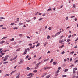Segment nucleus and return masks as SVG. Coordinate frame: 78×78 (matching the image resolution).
Segmentation results:
<instances>
[{"label": "nucleus", "instance_id": "1", "mask_svg": "<svg viewBox=\"0 0 78 78\" xmlns=\"http://www.w3.org/2000/svg\"><path fill=\"white\" fill-rule=\"evenodd\" d=\"M9 57V56H8V55H6V56H5V57L4 58V60L3 61H6V60H7L8 59V57Z\"/></svg>", "mask_w": 78, "mask_h": 78}, {"label": "nucleus", "instance_id": "2", "mask_svg": "<svg viewBox=\"0 0 78 78\" xmlns=\"http://www.w3.org/2000/svg\"><path fill=\"white\" fill-rule=\"evenodd\" d=\"M50 69L49 67H44L43 69L44 70H47L48 69Z\"/></svg>", "mask_w": 78, "mask_h": 78}, {"label": "nucleus", "instance_id": "3", "mask_svg": "<svg viewBox=\"0 0 78 78\" xmlns=\"http://www.w3.org/2000/svg\"><path fill=\"white\" fill-rule=\"evenodd\" d=\"M61 33V31H60V32L57 33L56 34V36H58V35H59V34H60Z\"/></svg>", "mask_w": 78, "mask_h": 78}, {"label": "nucleus", "instance_id": "4", "mask_svg": "<svg viewBox=\"0 0 78 78\" xmlns=\"http://www.w3.org/2000/svg\"><path fill=\"white\" fill-rule=\"evenodd\" d=\"M27 49H25V51H24V53H23V55H25V54H26V53H27Z\"/></svg>", "mask_w": 78, "mask_h": 78}, {"label": "nucleus", "instance_id": "5", "mask_svg": "<svg viewBox=\"0 0 78 78\" xmlns=\"http://www.w3.org/2000/svg\"><path fill=\"white\" fill-rule=\"evenodd\" d=\"M5 42V41H1L0 42V44H3V43H4Z\"/></svg>", "mask_w": 78, "mask_h": 78}, {"label": "nucleus", "instance_id": "6", "mask_svg": "<svg viewBox=\"0 0 78 78\" xmlns=\"http://www.w3.org/2000/svg\"><path fill=\"white\" fill-rule=\"evenodd\" d=\"M68 70H69V69H65V70H64L63 71L64 72H66L67 71H68Z\"/></svg>", "mask_w": 78, "mask_h": 78}, {"label": "nucleus", "instance_id": "7", "mask_svg": "<svg viewBox=\"0 0 78 78\" xmlns=\"http://www.w3.org/2000/svg\"><path fill=\"white\" fill-rule=\"evenodd\" d=\"M9 76V74H6L4 76L5 77H6V76Z\"/></svg>", "mask_w": 78, "mask_h": 78}, {"label": "nucleus", "instance_id": "8", "mask_svg": "<svg viewBox=\"0 0 78 78\" xmlns=\"http://www.w3.org/2000/svg\"><path fill=\"white\" fill-rule=\"evenodd\" d=\"M23 59H20V62H21V63H23Z\"/></svg>", "mask_w": 78, "mask_h": 78}, {"label": "nucleus", "instance_id": "9", "mask_svg": "<svg viewBox=\"0 0 78 78\" xmlns=\"http://www.w3.org/2000/svg\"><path fill=\"white\" fill-rule=\"evenodd\" d=\"M20 77V74H19L16 77V78H19Z\"/></svg>", "mask_w": 78, "mask_h": 78}, {"label": "nucleus", "instance_id": "10", "mask_svg": "<svg viewBox=\"0 0 78 78\" xmlns=\"http://www.w3.org/2000/svg\"><path fill=\"white\" fill-rule=\"evenodd\" d=\"M57 62H53V65H56V64Z\"/></svg>", "mask_w": 78, "mask_h": 78}, {"label": "nucleus", "instance_id": "11", "mask_svg": "<svg viewBox=\"0 0 78 78\" xmlns=\"http://www.w3.org/2000/svg\"><path fill=\"white\" fill-rule=\"evenodd\" d=\"M16 70H15V71H12L10 73L11 75H12V73H14V72H16Z\"/></svg>", "mask_w": 78, "mask_h": 78}, {"label": "nucleus", "instance_id": "12", "mask_svg": "<svg viewBox=\"0 0 78 78\" xmlns=\"http://www.w3.org/2000/svg\"><path fill=\"white\" fill-rule=\"evenodd\" d=\"M64 45H63L60 46L59 47V48H62V47H64Z\"/></svg>", "mask_w": 78, "mask_h": 78}, {"label": "nucleus", "instance_id": "13", "mask_svg": "<svg viewBox=\"0 0 78 78\" xmlns=\"http://www.w3.org/2000/svg\"><path fill=\"white\" fill-rule=\"evenodd\" d=\"M71 41V40L70 39H68L67 40V42H69V41Z\"/></svg>", "mask_w": 78, "mask_h": 78}, {"label": "nucleus", "instance_id": "14", "mask_svg": "<svg viewBox=\"0 0 78 78\" xmlns=\"http://www.w3.org/2000/svg\"><path fill=\"white\" fill-rule=\"evenodd\" d=\"M50 77V75H49L46 76V78H49Z\"/></svg>", "mask_w": 78, "mask_h": 78}, {"label": "nucleus", "instance_id": "15", "mask_svg": "<svg viewBox=\"0 0 78 78\" xmlns=\"http://www.w3.org/2000/svg\"><path fill=\"white\" fill-rule=\"evenodd\" d=\"M43 20V18H41L39 19V21H41V20Z\"/></svg>", "mask_w": 78, "mask_h": 78}, {"label": "nucleus", "instance_id": "16", "mask_svg": "<svg viewBox=\"0 0 78 78\" xmlns=\"http://www.w3.org/2000/svg\"><path fill=\"white\" fill-rule=\"evenodd\" d=\"M53 59H51V61L50 62V63L51 64V62H53Z\"/></svg>", "mask_w": 78, "mask_h": 78}, {"label": "nucleus", "instance_id": "17", "mask_svg": "<svg viewBox=\"0 0 78 78\" xmlns=\"http://www.w3.org/2000/svg\"><path fill=\"white\" fill-rule=\"evenodd\" d=\"M32 73H30V74H29L27 76H31V75H32Z\"/></svg>", "mask_w": 78, "mask_h": 78}, {"label": "nucleus", "instance_id": "18", "mask_svg": "<svg viewBox=\"0 0 78 78\" xmlns=\"http://www.w3.org/2000/svg\"><path fill=\"white\" fill-rule=\"evenodd\" d=\"M17 55H16V56L14 58H13V59L14 60V59H16V58H17Z\"/></svg>", "mask_w": 78, "mask_h": 78}, {"label": "nucleus", "instance_id": "19", "mask_svg": "<svg viewBox=\"0 0 78 78\" xmlns=\"http://www.w3.org/2000/svg\"><path fill=\"white\" fill-rule=\"evenodd\" d=\"M17 55H16V56L14 58H13V59L14 60V59H16V58H17Z\"/></svg>", "mask_w": 78, "mask_h": 78}, {"label": "nucleus", "instance_id": "20", "mask_svg": "<svg viewBox=\"0 0 78 78\" xmlns=\"http://www.w3.org/2000/svg\"><path fill=\"white\" fill-rule=\"evenodd\" d=\"M40 45V43H38V44L37 45L36 47H38V46H39Z\"/></svg>", "mask_w": 78, "mask_h": 78}, {"label": "nucleus", "instance_id": "21", "mask_svg": "<svg viewBox=\"0 0 78 78\" xmlns=\"http://www.w3.org/2000/svg\"><path fill=\"white\" fill-rule=\"evenodd\" d=\"M20 50V48H19V49H18L16 51H19Z\"/></svg>", "mask_w": 78, "mask_h": 78}, {"label": "nucleus", "instance_id": "22", "mask_svg": "<svg viewBox=\"0 0 78 78\" xmlns=\"http://www.w3.org/2000/svg\"><path fill=\"white\" fill-rule=\"evenodd\" d=\"M32 77H33V75H30V77H27V78H32Z\"/></svg>", "mask_w": 78, "mask_h": 78}, {"label": "nucleus", "instance_id": "23", "mask_svg": "<svg viewBox=\"0 0 78 78\" xmlns=\"http://www.w3.org/2000/svg\"><path fill=\"white\" fill-rule=\"evenodd\" d=\"M17 44V43L16 42H15V43H13L12 44L13 45H14L15 44Z\"/></svg>", "mask_w": 78, "mask_h": 78}, {"label": "nucleus", "instance_id": "24", "mask_svg": "<svg viewBox=\"0 0 78 78\" xmlns=\"http://www.w3.org/2000/svg\"><path fill=\"white\" fill-rule=\"evenodd\" d=\"M63 42V41L62 40H60L59 41V43H61Z\"/></svg>", "mask_w": 78, "mask_h": 78}, {"label": "nucleus", "instance_id": "25", "mask_svg": "<svg viewBox=\"0 0 78 78\" xmlns=\"http://www.w3.org/2000/svg\"><path fill=\"white\" fill-rule=\"evenodd\" d=\"M51 8H49V9L47 10V11H51Z\"/></svg>", "mask_w": 78, "mask_h": 78}, {"label": "nucleus", "instance_id": "26", "mask_svg": "<svg viewBox=\"0 0 78 78\" xmlns=\"http://www.w3.org/2000/svg\"><path fill=\"white\" fill-rule=\"evenodd\" d=\"M31 20H26V21L27 22H30V21H31Z\"/></svg>", "mask_w": 78, "mask_h": 78}, {"label": "nucleus", "instance_id": "27", "mask_svg": "<svg viewBox=\"0 0 78 78\" xmlns=\"http://www.w3.org/2000/svg\"><path fill=\"white\" fill-rule=\"evenodd\" d=\"M78 61V60H76L74 62V63L76 64V62H77Z\"/></svg>", "mask_w": 78, "mask_h": 78}, {"label": "nucleus", "instance_id": "28", "mask_svg": "<svg viewBox=\"0 0 78 78\" xmlns=\"http://www.w3.org/2000/svg\"><path fill=\"white\" fill-rule=\"evenodd\" d=\"M50 37V36H48H48H47V39H49V38Z\"/></svg>", "mask_w": 78, "mask_h": 78}, {"label": "nucleus", "instance_id": "29", "mask_svg": "<svg viewBox=\"0 0 78 78\" xmlns=\"http://www.w3.org/2000/svg\"><path fill=\"white\" fill-rule=\"evenodd\" d=\"M14 38H12V39H10V41H14Z\"/></svg>", "mask_w": 78, "mask_h": 78}, {"label": "nucleus", "instance_id": "30", "mask_svg": "<svg viewBox=\"0 0 78 78\" xmlns=\"http://www.w3.org/2000/svg\"><path fill=\"white\" fill-rule=\"evenodd\" d=\"M7 37H3L2 39H6V38H7Z\"/></svg>", "mask_w": 78, "mask_h": 78}, {"label": "nucleus", "instance_id": "31", "mask_svg": "<svg viewBox=\"0 0 78 78\" xmlns=\"http://www.w3.org/2000/svg\"><path fill=\"white\" fill-rule=\"evenodd\" d=\"M18 66L17 65H16L14 67V69H16V67H17Z\"/></svg>", "mask_w": 78, "mask_h": 78}, {"label": "nucleus", "instance_id": "32", "mask_svg": "<svg viewBox=\"0 0 78 78\" xmlns=\"http://www.w3.org/2000/svg\"><path fill=\"white\" fill-rule=\"evenodd\" d=\"M0 19H5V18H4L3 17H0Z\"/></svg>", "mask_w": 78, "mask_h": 78}, {"label": "nucleus", "instance_id": "33", "mask_svg": "<svg viewBox=\"0 0 78 78\" xmlns=\"http://www.w3.org/2000/svg\"><path fill=\"white\" fill-rule=\"evenodd\" d=\"M27 70H30V68L27 67V69H26Z\"/></svg>", "mask_w": 78, "mask_h": 78}, {"label": "nucleus", "instance_id": "34", "mask_svg": "<svg viewBox=\"0 0 78 78\" xmlns=\"http://www.w3.org/2000/svg\"><path fill=\"white\" fill-rule=\"evenodd\" d=\"M58 75V73H57L56 72V73L55 74V76H57Z\"/></svg>", "mask_w": 78, "mask_h": 78}, {"label": "nucleus", "instance_id": "35", "mask_svg": "<svg viewBox=\"0 0 78 78\" xmlns=\"http://www.w3.org/2000/svg\"><path fill=\"white\" fill-rule=\"evenodd\" d=\"M57 36L56 35V34L55 35H52V36L53 37H56V36Z\"/></svg>", "mask_w": 78, "mask_h": 78}, {"label": "nucleus", "instance_id": "36", "mask_svg": "<svg viewBox=\"0 0 78 78\" xmlns=\"http://www.w3.org/2000/svg\"><path fill=\"white\" fill-rule=\"evenodd\" d=\"M28 45H29V46H32V44H31V43L30 44H29Z\"/></svg>", "mask_w": 78, "mask_h": 78}, {"label": "nucleus", "instance_id": "37", "mask_svg": "<svg viewBox=\"0 0 78 78\" xmlns=\"http://www.w3.org/2000/svg\"><path fill=\"white\" fill-rule=\"evenodd\" d=\"M13 60H14V59H13H13L10 58V61H12Z\"/></svg>", "mask_w": 78, "mask_h": 78}, {"label": "nucleus", "instance_id": "38", "mask_svg": "<svg viewBox=\"0 0 78 78\" xmlns=\"http://www.w3.org/2000/svg\"><path fill=\"white\" fill-rule=\"evenodd\" d=\"M37 70H34L33 71V72H34L35 73H36V72H37Z\"/></svg>", "mask_w": 78, "mask_h": 78}, {"label": "nucleus", "instance_id": "39", "mask_svg": "<svg viewBox=\"0 0 78 78\" xmlns=\"http://www.w3.org/2000/svg\"><path fill=\"white\" fill-rule=\"evenodd\" d=\"M8 62H4V64H7V63H8Z\"/></svg>", "mask_w": 78, "mask_h": 78}, {"label": "nucleus", "instance_id": "40", "mask_svg": "<svg viewBox=\"0 0 78 78\" xmlns=\"http://www.w3.org/2000/svg\"><path fill=\"white\" fill-rule=\"evenodd\" d=\"M71 37H72V35H70L69 36H68V38H70Z\"/></svg>", "mask_w": 78, "mask_h": 78}, {"label": "nucleus", "instance_id": "41", "mask_svg": "<svg viewBox=\"0 0 78 78\" xmlns=\"http://www.w3.org/2000/svg\"><path fill=\"white\" fill-rule=\"evenodd\" d=\"M39 63L36 64V66H39Z\"/></svg>", "mask_w": 78, "mask_h": 78}, {"label": "nucleus", "instance_id": "42", "mask_svg": "<svg viewBox=\"0 0 78 78\" xmlns=\"http://www.w3.org/2000/svg\"><path fill=\"white\" fill-rule=\"evenodd\" d=\"M31 59V57H30V58H28V60H30Z\"/></svg>", "mask_w": 78, "mask_h": 78}, {"label": "nucleus", "instance_id": "43", "mask_svg": "<svg viewBox=\"0 0 78 78\" xmlns=\"http://www.w3.org/2000/svg\"><path fill=\"white\" fill-rule=\"evenodd\" d=\"M51 29V27H49L48 28V30H49Z\"/></svg>", "mask_w": 78, "mask_h": 78}, {"label": "nucleus", "instance_id": "44", "mask_svg": "<svg viewBox=\"0 0 78 78\" xmlns=\"http://www.w3.org/2000/svg\"><path fill=\"white\" fill-rule=\"evenodd\" d=\"M17 28L16 27H15L14 28H13V29H14V30H16V29H17Z\"/></svg>", "mask_w": 78, "mask_h": 78}, {"label": "nucleus", "instance_id": "45", "mask_svg": "<svg viewBox=\"0 0 78 78\" xmlns=\"http://www.w3.org/2000/svg\"><path fill=\"white\" fill-rule=\"evenodd\" d=\"M68 28H70V26H68L66 29H68Z\"/></svg>", "mask_w": 78, "mask_h": 78}, {"label": "nucleus", "instance_id": "46", "mask_svg": "<svg viewBox=\"0 0 78 78\" xmlns=\"http://www.w3.org/2000/svg\"><path fill=\"white\" fill-rule=\"evenodd\" d=\"M67 61V59L66 58H65L64 59V61L65 62H66V61Z\"/></svg>", "mask_w": 78, "mask_h": 78}, {"label": "nucleus", "instance_id": "47", "mask_svg": "<svg viewBox=\"0 0 78 78\" xmlns=\"http://www.w3.org/2000/svg\"><path fill=\"white\" fill-rule=\"evenodd\" d=\"M27 38H28V39H30V37L28 36H27Z\"/></svg>", "mask_w": 78, "mask_h": 78}, {"label": "nucleus", "instance_id": "48", "mask_svg": "<svg viewBox=\"0 0 78 78\" xmlns=\"http://www.w3.org/2000/svg\"><path fill=\"white\" fill-rule=\"evenodd\" d=\"M42 16L43 17H44V16H45V13H44L43 15H42Z\"/></svg>", "mask_w": 78, "mask_h": 78}, {"label": "nucleus", "instance_id": "49", "mask_svg": "<svg viewBox=\"0 0 78 78\" xmlns=\"http://www.w3.org/2000/svg\"><path fill=\"white\" fill-rule=\"evenodd\" d=\"M74 20L75 21H76V20H77V19L76 18H75L74 19Z\"/></svg>", "mask_w": 78, "mask_h": 78}, {"label": "nucleus", "instance_id": "50", "mask_svg": "<svg viewBox=\"0 0 78 78\" xmlns=\"http://www.w3.org/2000/svg\"><path fill=\"white\" fill-rule=\"evenodd\" d=\"M73 8H75V4H73Z\"/></svg>", "mask_w": 78, "mask_h": 78}, {"label": "nucleus", "instance_id": "51", "mask_svg": "<svg viewBox=\"0 0 78 78\" xmlns=\"http://www.w3.org/2000/svg\"><path fill=\"white\" fill-rule=\"evenodd\" d=\"M14 23H11V24H10V25H11L12 26V25H14Z\"/></svg>", "mask_w": 78, "mask_h": 78}, {"label": "nucleus", "instance_id": "52", "mask_svg": "<svg viewBox=\"0 0 78 78\" xmlns=\"http://www.w3.org/2000/svg\"><path fill=\"white\" fill-rule=\"evenodd\" d=\"M27 50H28V51H30V48H27Z\"/></svg>", "mask_w": 78, "mask_h": 78}, {"label": "nucleus", "instance_id": "53", "mask_svg": "<svg viewBox=\"0 0 78 78\" xmlns=\"http://www.w3.org/2000/svg\"><path fill=\"white\" fill-rule=\"evenodd\" d=\"M59 70H58L56 72V73H59Z\"/></svg>", "mask_w": 78, "mask_h": 78}, {"label": "nucleus", "instance_id": "54", "mask_svg": "<svg viewBox=\"0 0 78 78\" xmlns=\"http://www.w3.org/2000/svg\"><path fill=\"white\" fill-rule=\"evenodd\" d=\"M28 57H29V56L27 55V56H26V59H27V58H28Z\"/></svg>", "mask_w": 78, "mask_h": 78}, {"label": "nucleus", "instance_id": "55", "mask_svg": "<svg viewBox=\"0 0 78 78\" xmlns=\"http://www.w3.org/2000/svg\"><path fill=\"white\" fill-rule=\"evenodd\" d=\"M62 76H63V77H66V75H63Z\"/></svg>", "mask_w": 78, "mask_h": 78}, {"label": "nucleus", "instance_id": "56", "mask_svg": "<svg viewBox=\"0 0 78 78\" xmlns=\"http://www.w3.org/2000/svg\"><path fill=\"white\" fill-rule=\"evenodd\" d=\"M70 53H71V54H73V53H74V51L71 52Z\"/></svg>", "mask_w": 78, "mask_h": 78}, {"label": "nucleus", "instance_id": "57", "mask_svg": "<svg viewBox=\"0 0 78 78\" xmlns=\"http://www.w3.org/2000/svg\"><path fill=\"white\" fill-rule=\"evenodd\" d=\"M64 53H65V52L64 51H63L62 52H61L62 54H64Z\"/></svg>", "mask_w": 78, "mask_h": 78}, {"label": "nucleus", "instance_id": "58", "mask_svg": "<svg viewBox=\"0 0 78 78\" xmlns=\"http://www.w3.org/2000/svg\"><path fill=\"white\" fill-rule=\"evenodd\" d=\"M61 69V67H59L58 68V70H60Z\"/></svg>", "mask_w": 78, "mask_h": 78}, {"label": "nucleus", "instance_id": "59", "mask_svg": "<svg viewBox=\"0 0 78 78\" xmlns=\"http://www.w3.org/2000/svg\"><path fill=\"white\" fill-rule=\"evenodd\" d=\"M78 37H77L76 38V39L75 40V41H78Z\"/></svg>", "mask_w": 78, "mask_h": 78}, {"label": "nucleus", "instance_id": "60", "mask_svg": "<svg viewBox=\"0 0 78 78\" xmlns=\"http://www.w3.org/2000/svg\"><path fill=\"white\" fill-rule=\"evenodd\" d=\"M63 6H64L63 5H62L60 6V8H62V7H63Z\"/></svg>", "mask_w": 78, "mask_h": 78}, {"label": "nucleus", "instance_id": "61", "mask_svg": "<svg viewBox=\"0 0 78 78\" xmlns=\"http://www.w3.org/2000/svg\"><path fill=\"white\" fill-rule=\"evenodd\" d=\"M34 47H35V46L34 45H33V46L32 47V48H34Z\"/></svg>", "mask_w": 78, "mask_h": 78}, {"label": "nucleus", "instance_id": "62", "mask_svg": "<svg viewBox=\"0 0 78 78\" xmlns=\"http://www.w3.org/2000/svg\"><path fill=\"white\" fill-rule=\"evenodd\" d=\"M21 36H22V34H20L19 35V36L21 37Z\"/></svg>", "mask_w": 78, "mask_h": 78}, {"label": "nucleus", "instance_id": "63", "mask_svg": "<svg viewBox=\"0 0 78 78\" xmlns=\"http://www.w3.org/2000/svg\"><path fill=\"white\" fill-rule=\"evenodd\" d=\"M65 19L66 20H68V17H66Z\"/></svg>", "mask_w": 78, "mask_h": 78}, {"label": "nucleus", "instance_id": "64", "mask_svg": "<svg viewBox=\"0 0 78 78\" xmlns=\"http://www.w3.org/2000/svg\"><path fill=\"white\" fill-rule=\"evenodd\" d=\"M74 77H75V78H78V76H75Z\"/></svg>", "mask_w": 78, "mask_h": 78}]
</instances>
